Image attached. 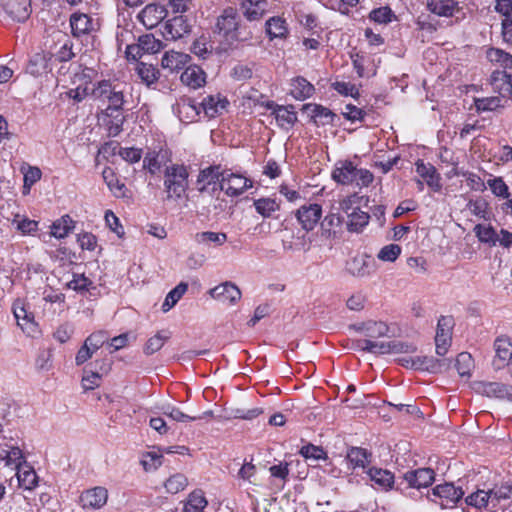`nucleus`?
<instances>
[{
    "mask_svg": "<svg viewBox=\"0 0 512 512\" xmlns=\"http://www.w3.org/2000/svg\"><path fill=\"white\" fill-rule=\"evenodd\" d=\"M353 328L366 336V339L358 340L356 347L368 353L376 355L414 353L417 348L411 343L398 340L378 341V338L388 335L389 327L385 322L369 320L353 325Z\"/></svg>",
    "mask_w": 512,
    "mask_h": 512,
    "instance_id": "1",
    "label": "nucleus"
},
{
    "mask_svg": "<svg viewBox=\"0 0 512 512\" xmlns=\"http://www.w3.org/2000/svg\"><path fill=\"white\" fill-rule=\"evenodd\" d=\"M91 97L107 107L98 115V124L105 128H122L124 116L122 111L123 94L116 90L109 81L91 83Z\"/></svg>",
    "mask_w": 512,
    "mask_h": 512,
    "instance_id": "2",
    "label": "nucleus"
},
{
    "mask_svg": "<svg viewBox=\"0 0 512 512\" xmlns=\"http://www.w3.org/2000/svg\"><path fill=\"white\" fill-rule=\"evenodd\" d=\"M215 33L228 45L249 41L253 36L251 28L240 22L236 9L232 7L224 9L218 16Z\"/></svg>",
    "mask_w": 512,
    "mask_h": 512,
    "instance_id": "3",
    "label": "nucleus"
},
{
    "mask_svg": "<svg viewBox=\"0 0 512 512\" xmlns=\"http://www.w3.org/2000/svg\"><path fill=\"white\" fill-rule=\"evenodd\" d=\"M189 173L184 165L173 164L168 166L164 172V186L167 197L181 199L188 188Z\"/></svg>",
    "mask_w": 512,
    "mask_h": 512,
    "instance_id": "4",
    "label": "nucleus"
},
{
    "mask_svg": "<svg viewBox=\"0 0 512 512\" xmlns=\"http://www.w3.org/2000/svg\"><path fill=\"white\" fill-rule=\"evenodd\" d=\"M463 495L464 491L461 487H456L453 483H444L432 489L429 499L441 506V508H452Z\"/></svg>",
    "mask_w": 512,
    "mask_h": 512,
    "instance_id": "5",
    "label": "nucleus"
},
{
    "mask_svg": "<svg viewBox=\"0 0 512 512\" xmlns=\"http://www.w3.org/2000/svg\"><path fill=\"white\" fill-rule=\"evenodd\" d=\"M220 166H209L201 169L196 180V189L200 193L214 194L220 190L219 185L222 178Z\"/></svg>",
    "mask_w": 512,
    "mask_h": 512,
    "instance_id": "6",
    "label": "nucleus"
},
{
    "mask_svg": "<svg viewBox=\"0 0 512 512\" xmlns=\"http://www.w3.org/2000/svg\"><path fill=\"white\" fill-rule=\"evenodd\" d=\"M473 390L482 396L497 399H507L512 402V386L501 382L477 381Z\"/></svg>",
    "mask_w": 512,
    "mask_h": 512,
    "instance_id": "7",
    "label": "nucleus"
},
{
    "mask_svg": "<svg viewBox=\"0 0 512 512\" xmlns=\"http://www.w3.org/2000/svg\"><path fill=\"white\" fill-rule=\"evenodd\" d=\"M453 326L454 319L451 316H441L438 319L435 344L439 356L445 355L451 345Z\"/></svg>",
    "mask_w": 512,
    "mask_h": 512,
    "instance_id": "8",
    "label": "nucleus"
},
{
    "mask_svg": "<svg viewBox=\"0 0 512 512\" xmlns=\"http://www.w3.org/2000/svg\"><path fill=\"white\" fill-rule=\"evenodd\" d=\"M70 27L72 35L77 38L92 35L99 30V22L97 19L84 14L74 13L70 17Z\"/></svg>",
    "mask_w": 512,
    "mask_h": 512,
    "instance_id": "9",
    "label": "nucleus"
},
{
    "mask_svg": "<svg viewBox=\"0 0 512 512\" xmlns=\"http://www.w3.org/2000/svg\"><path fill=\"white\" fill-rule=\"evenodd\" d=\"M252 186L251 180L240 174L222 172L219 188L229 196L241 195L247 188Z\"/></svg>",
    "mask_w": 512,
    "mask_h": 512,
    "instance_id": "10",
    "label": "nucleus"
},
{
    "mask_svg": "<svg viewBox=\"0 0 512 512\" xmlns=\"http://www.w3.org/2000/svg\"><path fill=\"white\" fill-rule=\"evenodd\" d=\"M261 106L271 111L278 126H293L297 121V114L292 105L282 106L273 101L261 102Z\"/></svg>",
    "mask_w": 512,
    "mask_h": 512,
    "instance_id": "11",
    "label": "nucleus"
},
{
    "mask_svg": "<svg viewBox=\"0 0 512 512\" xmlns=\"http://www.w3.org/2000/svg\"><path fill=\"white\" fill-rule=\"evenodd\" d=\"M108 500V490L102 486H96L83 491L80 495V505L83 509L97 510L102 508Z\"/></svg>",
    "mask_w": 512,
    "mask_h": 512,
    "instance_id": "12",
    "label": "nucleus"
},
{
    "mask_svg": "<svg viewBox=\"0 0 512 512\" xmlns=\"http://www.w3.org/2000/svg\"><path fill=\"white\" fill-rule=\"evenodd\" d=\"M346 269L353 276L366 277L376 271V262L367 254H359L347 262Z\"/></svg>",
    "mask_w": 512,
    "mask_h": 512,
    "instance_id": "13",
    "label": "nucleus"
},
{
    "mask_svg": "<svg viewBox=\"0 0 512 512\" xmlns=\"http://www.w3.org/2000/svg\"><path fill=\"white\" fill-rule=\"evenodd\" d=\"M303 113L310 117L316 126L333 125L337 117L330 109L318 104L308 103L303 105Z\"/></svg>",
    "mask_w": 512,
    "mask_h": 512,
    "instance_id": "14",
    "label": "nucleus"
},
{
    "mask_svg": "<svg viewBox=\"0 0 512 512\" xmlns=\"http://www.w3.org/2000/svg\"><path fill=\"white\" fill-rule=\"evenodd\" d=\"M322 216V208L319 204H309L301 206L296 213V217L302 228L311 231L315 228Z\"/></svg>",
    "mask_w": 512,
    "mask_h": 512,
    "instance_id": "15",
    "label": "nucleus"
},
{
    "mask_svg": "<svg viewBox=\"0 0 512 512\" xmlns=\"http://www.w3.org/2000/svg\"><path fill=\"white\" fill-rule=\"evenodd\" d=\"M167 16V10L159 4H148L138 14L137 18L147 28L156 27Z\"/></svg>",
    "mask_w": 512,
    "mask_h": 512,
    "instance_id": "16",
    "label": "nucleus"
},
{
    "mask_svg": "<svg viewBox=\"0 0 512 512\" xmlns=\"http://www.w3.org/2000/svg\"><path fill=\"white\" fill-rule=\"evenodd\" d=\"M212 298L222 302L235 304L241 298L240 289L232 282H224L209 290Z\"/></svg>",
    "mask_w": 512,
    "mask_h": 512,
    "instance_id": "17",
    "label": "nucleus"
},
{
    "mask_svg": "<svg viewBox=\"0 0 512 512\" xmlns=\"http://www.w3.org/2000/svg\"><path fill=\"white\" fill-rule=\"evenodd\" d=\"M495 357L493 359V367L495 370L505 368L507 361L512 358V343L509 338L501 336L494 342Z\"/></svg>",
    "mask_w": 512,
    "mask_h": 512,
    "instance_id": "18",
    "label": "nucleus"
},
{
    "mask_svg": "<svg viewBox=\"0 0 512 512\" xmlns=\"http://www.w3.org/2000/svg\"><path fill=\"white\" fill-rule=\"evenodd\" d=\"M366 474L375 489L388 491L393 488L394 475L389 470L371 467L366 471Z\"/></svg>",
    "mask_w": 512,
    "mask_h": 512,
    "instance_id": "19",
    "label": "nucleus"
},
{
    "mask_svg": "<svg viewBox=\"0 0 512 512\" xmlns=\"http://www.w3.org/2000/svg\"><path fill=\"white\" fill-rule=\"evenodd\" d=\"M1 5L18 22L25 21L30 15V0H1Z\"/></svg>",
    "mask_w": 512,
    "mask_h": 512,
    "instance_id": "20",
    "label": "nucleus"
},
{
    "mask_svg": "<svg viewBox=\"0 0 512 512\" xmlns=\"http://www.w3.org/2000/svg\"><path fill=\"white\" fill-rule=\"evenodd\" d=\"M405 480L413 488H426L435 480V472L431 468H419L406 472Z\"/></svg>",
    "mask_w": 512,
    "mask_h": 512,
    "instance_id": "21",
    "label": "nucleus"
},
{
    "mask_svg": "<svg viewBox=\"0 0 512 512\" xmlns=\"http://www.w3.org/2000/svg\"><path fill=\"white\" fill-rule=\"evenodd\" d=\"M201 105L205 115L209 118H214L227 111L229 101L220 94L209 95L202 100Z\"/></svg>",
    "mask_w": 512,
    "mask_h": 512,
    "instance_id": "22",
    "label": "nucleus"
},
{
    "mask_svg": "<svg viewBox=\"0 0 512 512\" xmlns=\"http://www.w3.org/2000/svg\"><path fill=\"white\" fill-rule=\"evenodd\" d=\"M13 314L17 320L18 326L24 333L30 335L36 331L37 324L34 321L33 314L28 312L20 301L13 304Z\"/></svg>",
    "mask_w": 512,
    "mask_h": 512,
    "instance_id": "23",
    "label": "nucleus"
},
{
    "mask_svg": "<svg viewBox=\"0 0 512 512\" xmlns=\"http://www.w3.org/2000/svg\"><path fill=\"white\" fill-rule=\"evenodd\" d=\"M491 85L502 98L512 95V75L504 70H495L491 75Z\"/></svg>",
    "mask_w": 512,
    "mask_h": 512,
    "instance_id": "24",
    "label": "nucleus"
},
{
    "mask_svg": "<svg viewBox=\"0 0 512 512\" xmlns=\"http://www.w3.org/2000/svg\"><path fill=\"white\" fill-rule=\"evenodd\" d=\"M189 31L190 26L187 20L183 16H176L166 22L163 35L166 39L177 40Z\"/></svg>",
    "mask_w": 512,
    "mask_h": 512,
    "instance_id": "25",
    "label": "nucleus"
},
{
    "mask_svg": "<svg viewBox=\"0 0 512 512\" xmlns=\"http://www.w3.org/2000/svg\"><path fill=\"white\" fill-rule=\"evenodd\" d=\"M416 172L426 181V184L434 192L441 191V178L433 165L426 164L423 161L419 160L416 162Z\"/></svg>",
    "mask_w": 512,
    "mask_h": 512,
    "instance_id": "26",
    "label": "nucleus"
},
{
    "mask_svg": "<svg viewBox=\"0 0 512 512\" xmlns=\"http://www.w3.org/2000/svg\"><path fill=\"white\" fill-rule=\"evenodd\" d=\"M181 82L191 89H198L206 83V73L197 65H190L181 74Z\"/></svg>",
    "mask_w": 512,
    "mask_h": 512,
    "instance_id": "27",
    "label": "nucleus"
},
{
    "mask_svg": "<svg viewBox=\"0 0 512 512\" xmlns=\"http://www.w3.org/2000/svg\"><path fill=\"white\" fill-rule=\"evenodd\" d=\"M240 5L244 16L249 21L261 19L268 11L269 7L266 0H241Z\"/></svg>",
    "mask_w": 512,
    "mask_h": 512,
    "instance_id": "28",
    "label": "nucleus"
},
{
    "mask_svg": "<svg viewBox=\"0 0 512 512\" xmlns=\"http://www.w3.org/2000/svg\"><path fill=\"white\" fill-rule=\"evenodd\" d=\"M490 501L493 510L499 506H505V502L512 501V483L494 484L493 487L488 488Z\"/></svg>",
    "mask_w": 512,
    "mask_h": 512,
    "instance_id": "29",
    "label": "nucleus"
},
{
    "mask_svg": "<svg viewBox=\"0 0 512 512\" xmlns=\"http://www.w3.org/2000/svg\"><path fill=\"white\" fill-rule=\"evenodd\" d=\"M314 92V86L304 77H295L290 82V95L296 100L303 101L308 99Z\"/></svg>",
    "mask_w": 512,
    "mask_h": 512,
    "instance_id": "30",
    "label": "nucleus"
},
{
    "mask_svg": "<svg viewBox=\"0 0 512 512\" xmlns=\"http://www.w3.org/2000/svg\"><path fill=\"white\" fill-rule=\"evenodd\" d=\"M190 60L188 54L176 51L166 52L161 60V65L164 69H168L170 72L178 71L182 69Z\"/></svg>",
    "mask_w": 512,
    "mask_h": 512,
    "instance_id": "31",
    "label": "nucleus"
},
{
    "mask_svg": "<svg viewBox=\"0 0 512 512\" xmlns=\"http://www.w3.org/2000/svg\"><path fill=\"white\" fill-rule=\"evenodd\" d=\"M427 8L437 16L452 17L458 11V3L454 0H428Z\"/></svg>",
    "mask_w": 512,
    "mask_h": 512,
    "instance_id": "32",
    "label": "nucleus"
},
{
    "mask_svg": "<svg viewBox=\"0 0 512 512\" xmlns=\"http://www.w3.org/2000/svg\"><path fill=\"white\" fill-rule=\"evenodd\" d=\"M102 177L107 187L115 197H126L127 188L124 183L119 181L112 168L105 167L102 171Z\"/></svg>",
    "mask_w": 512,
    "mask_h": 512,
    "instance_id": "33",
    "label": "nucleus"
},
{
    "mask_svg": "<svg viewBox=\"0 0 512 512\" xmlns=\"http://www.w3.org/2000/svg\"><path fill=\"white\" fill-rule=\"evenodd\" d=\"M266 33L270 40L285 38L288 34V27L285 19L279 16L271 17L266 21Z\"/></svg>",
    "mask_w": 512,
    "mask_h": 512,
    "instance_id": "34",
    "label": "nucleus"
},
{
    "mask_svg": "<svg viewBox=\"0 0 512 512\" xmlns=\"http://www.w3.org/2000/svg\"><path fill=\"white\" fill-rule=\"evenodd\" d=\"M75 228V222L69 215H64L51 225V236L63 239Z\"/></svg>",
    "mask_w": 512,
    "mask_h": 512,
    "instance_id": "35",
    "label": "nucleus"
},
{
    "mask_svg": "<svg viewBox=\"0 0 512 512\" xmlns=\"http://www.w3.org/2000/svg\"><path fill=\"white\" fill-rule=\"evenodd\" d=\"M17 479L19 486L24 490H33L38 484V476L35 470L27 465L17 469Z\"/></svg>",
    "mask_w": 512,
    "mask_h": 512,
    "instance_id": "36",
    "label": "nucleus"
},
{
    "mask_svg": "<svg viewBox=\"0 0 512 512\" xmlns=\"http://www.w3.org/2000/svg\"><path fill=\"white\" fill-rule=\"evenodd\" d=\"M195 241L200 245L218 247L227 241V234L213 231L199 232L195 235Z\"/></svg>",
    "mask_w": 512,
    "mask_h": 512,
    "instance_id": "37",
    "label": "nucleus"
},
{
    "mask_svg": "<svg viewBox=\"0 0 512 512\" xmlns=\"http://www.w3.org/2000/svg\"><path fill=\"white\" fill-rule=\"evenodd\" d=\"M49 56L45 52L34 54L28 64L27 71L33 76L42 75L49 70Z\"/></svg>",
    "mask_w": 512,
    "mask_h": 512,
    "instance_id": "38",
    "label": "nucleus"
},
{
    "mask_svg": "<svg viewBox=\"0 0 512 512\" xmlns=\"http://www.w3.org/2000/svg\"><path fill=\"white\" fill-rule=\"evenodd\" d=\"M465 502L468 506L477 509L486 508L493 510L488 489H477L466 497Z\"/></svg>",
    "mask_w": 512,
    "mask_h": 512,
    "instance_id": "39",
    "label": "nucleus"
},
{
    "mask_svg": "<svg viewBox=\"0 0 512 512\" xmlns=\"http://www.w3.org/2000/svg\"><path fill=\"white\" fill-rule=\"evenodd\" d=\"M355 166L351 162L340 163L332 172V178L339 184L348 185L353 183Z\"/></svg>",
    "mask_w": 512,
    "mask_h": 512,
    "instance_id": "40",
    "label": "nucleus"
},
{
    "mask_svg": "<svg viewBox=\"0 0 512 512\" xmlns=\"http://www.w3.org/2000/svg\"><path fill=\"white\" fill-rule=\"evenodd\" d=\"M208 504L204 492L195 490L191 492L184 504L183 512H203Z\"/></svg>",
    "mask_w": 512,
    "mask_h": 512,
    "instance_id": "41",
    "label": "nucleus"
},
{
    "mask_svg": "<svg viewBox=\"0 0 512 512\" xmlns=\"http://www.w3.org/2000/svg\"><path fill=\"white\" fill-rule=\"evenodd\" d=\"M253 206L258 214L264 218H269L272 214L280 209L279 203L275 198L263 197L254 200Z\"/></svg>",
    "mask_w": 512,
    "mask_h": 512,
    "instance_id": "42",
    "label": "nucleus"
},
{
    "mask_svg": "<svg viewBox=\"0 0 512 512\" xmlns=\"http://www.w3.org/2000/svg\"><path fill=\"white\" fill-rule=\"evenodd\" d=\"M370 216L360 208L353 209L348 216L347 228L351 232L361 231L369 222Z\"/></svg>",
    "mask_w": 512,
    "mask_h": 512,
    "instance_id": "43",
    "label": "nucleus"
},
{
    "mask_svg": "<svg viewBox=\"0 0 512 512\" xmlns=\"http://www.w3.org/2000/svg\"><path fill=\"white\" fill-rule=\"evenodd\" d=\"M487 58L490 62L499 65L506 71L512 69V55L498 48L487 50Z\"/></svg>",
    "mask_w": 512,
    "mask_h": 512,
    "instance_id": "44",
    "label": "nucleus"
},
{
    "mask_svg": "<svg viewBox=\"0 0 512 512\" xmlns=\"http://www.w3.org/2000/svg\"><path fill=\"white\" fill-rule=\"evenodd\" d=\"M187 289L188 284L185 282H180L175 288H173L165 297V300L162 304V311L168 312L171 308H173L186 293Z\"/></svg>",
    "mask_w": 512,
    "mask_h": 512,
    "instance_id": "45",
    "label": "nucleus"
},
{
    "mask_svg": "<svg viewBox=\"0 0 512 512\" xmlns=\"http://www.w3.org/2000/svg\"><path fill=\"white\" fill-rule=\"evenodd\" d=\"M415 370L438 373L442 371V361L429 356H415Z\"/></svg>",
    "mask_w": 512,
    "mask_h": 512,
    "instance_id": "46",
    "label": "nucleus"
},
{
    "mask_svg": "<svg viewBox=\"0 0 512 512\" xmlns=\"http://www.w3.org/2000/svg\"><path fill=\"white\" fill-rule=\"evenodd\" d=\"M346 460L353 469L365 468L368 463V455L365 449L352 447L347 453Z\"/></svg>",
    "mask_w": 512,
    "mask_h": 512,
    "instance_id": "47",
    "label": "nucleus"
},
{
    "mask_svg": "<svg viewBox=\"0 0 512 512\" xmlns=\"http://www.w3.org/2000/svg\"><path fill=\"white\" fill-rule=\"evenodd\" d=\"M455 367L461 377L469 378L471 371L474 369V360L469 353L462 352L456 358Z\"/></svg>",
    "mask_w": 512,
    "mask_h": 512,
    "instance_id": "48",
    "label": "nucleus"
},
{
    "mask_svg": "<svg viewBox=\"0 0 512 512\" xmlns=\"http://www.w3.org/2000/svg\"><path fill=\"white\" fill-rule=\"evenodd\" d=\"M453 173L456 176L465 178L467 185L474 191L483 192L486 189L485 182L479 175L473 172L455 169Z\"/></svg>",
    "mask_w": 512,
    "mask_h": 512,
    "instance_id": "49",
    "label": "nucleus"
},
{
    "mask_svg": "<svg viewBox=\"0 0 512 512\" xmlns=\"http://www.w3.org/2000/svg\"><path fill=\"white\" fill-rule=\"evenodd\" d=\"M12 224L16 226V229L23 235H32L38 230V221L31 220L29 218H21L19 214L15 215L12 220Z\"/></svg>",
    "mask_w": 512,
    "mask_h": 512,
    "instance_id": "50",
    "label": "nucleus"
},
{
    "mask_svg": "<svg viewBox=\"0 0 512 512\" xmlns=\"http://www.w3.org/2000/svg\"><path fill=\"white\" fill-rule=\"evenodd\" d=\"M169 337L170 334L168 332H158L153 337L149 338L144 347L145 354L151 355L159 351Z\"/></svg>",
    "mask_w": 512,
    "mask_h": 512,
    "instance_id": "51",
    "label": "nucleus"
},
{
    "mask_svg": "<svg viewBox=\"0 0 512 512\" xmlns=\"http://www.w3.org/2000/svg\"><path fill=\"white\" fill-rule=\"evenodd\" d=\"M187 485L188 480L186 476L181 473L172 475L170 478L167 479V481L164 484L167 492L171 494H176L184 490Z\"/></svg>",
    "mask_w": 512,
    "mask_h": 512,
    "instance_id": "52",
    "label": "nucleus"
},
{
    "mask_svg": "<svg viewBox=\"0 0 512 512\" xmlns=\"http://www.w3.org/2000/svg\"><path fill=\"white\" fill-rule=\"evenodd\" d=\"M138 42L144 53H157L162 48V42L156 39L152 34H146L139 37Z\"/></svg>",
    "mask_w": 512,
    "mask_h": 512,
    "instance_id": "53",
    "label": "nucleus"
},
{
    "mask_svg": "<svg viewBox=\"0 0 512 512\" xmlns=\"http://www.w3.org/2000/svg\"><path fill=\"white\" fill-rule=\"evenodd\" d=\"M487 185L496 197L507 199L510 196L509 188L502 177L489 178Z\"/></svg>",
    "mask_w": 512,
    "mask_h": 512,
    "instance_id": "54",
    "label": "nucleus"
},
{
    "mask_svg": "<svg viewBox=\"0 0 512 512\" xmlns=\"http://www.w3.org/2000/svg\"><path fill=\"white\" fill-rule=\"evenodd\" d=\"M137 72L142 81L147 85L153 84L158 79V70L151 64L139 63Z\"/></svg>",
    "mask_w": 512,
    "mask_h": 512,
    "instance_id": "55",
    "label": "nucleus"
},
{
    "mask_svg": "<svg viewBox=\"0 0 512 512\" xmlns=\"http://www.w3.org/2000/svg\"><path fill=\"white\" fill-rule=\"evenodd\" d=\"M163 455L158 451H149L142 455L141 464L146 471L157 469L162 464Z\"/></svg>",
    "mask_w": 512,
    "mask_h": 512,
    "instance_id": "56",
    "label": "nucleus"
},
{
    "mask_svg": "<svg viewBox=\"0 0 512 512\" xmlns=\"http://www.w3.org/2000/svg\"><path fill=\"white\" fill-rule=\"evenodd\" d=\"M369 18L378 24H387L395 18V15L390 7L383 6L373 9L369 14Z\"/></svg>",
    "mask_w": 512,
    "mask_h": 512,
    "instance_id": "57",
    "label": "nucleus"
},
{
    "mask_svg": "<svg viewBox=\"0 0 512 512\" xmlns=\"http://www.w3.org/2000/svg\"><path fill=\"white\" fill-rule=\"evenodd\" d=\"M164 156L161 155V152H148L143 160V166L146 168L151 174H156L162 165V160Z\"/></svg>",
    "mask_w": 512,
    "mask_h": 512,
    "instance_id": "58",
    "label": "nucleus"
},
{
    "mask_svg": "<svg viewBox=\"0 0 512 512\" xmlns=\"http://www.w3.org/2000/svg\"><path fill=\"white\" fill-rule=\"evenodd\" d=\"M475 233L481 242L495 245L497 243V232L492 226L477 225Z\"/></svg>",
    "mask_w": 512,
    "mask_h": 512,
    "instance_id": "59",
    "label": "nucleus"
},
{
    "mask_svg": "<svg viewBox=\"0 0 512 512\" xmlns=\"http://www.w3.org/2000/svg\"><path fill=\"white\" fill-rule=\"evenodd\" d=\"M300 454L308 460H325L327 459V453L320 446L313 444H307L300 450Z\"/></svg>",
    "mask_w": 512,
    "mask_h": 512,
    "instance_id": "60",
    "label": "nucleus"
},
{
    "mask_svg": "<svg viewBox=\"0 0 512 512\" xmlns=\"http://www.w3.org/2000/svg\"><path fill=\"white\" fill-rule=\"evenodd\" d=\"M91 285L92 281L84 274H73V278L66 284L68 289L76 292L87 291Z\"/></svg>",
    "mask_w": 512,
    "mask_h": 512,
    "instance_id": "61",
    "label": "nucleus"
},
{
    "mask_svg": "<svg viewBox=\"0 0 512 512\" xmlns=\"http://www.w3.org/2000/svg\"><path fill=\"white\" fill-rule=\"evenodd\" d=\"M119 143L116 141H109L104 143L98 150V154L96 156V164L100 163L101 158L108 160L110 157L119 154L120 149Z\"/></svg>",
    "mask_w": 512,
    "mask_h": 512,
    "instance_id": "62",
    "label": "nucleus"
},
{
    "mask_svg": "<svg viewBox=\"0 0 512 512\" xmlns=\"http://www.w3.org/2000/svg\"><path fill=\"white\" fill-rule=\"evenodd\" d=\"M401 247L397 244H389L384 246L378 253L377 257L381 261L394 262L401 254Z\"/></svg>",
    "mask_w": 512,
    "mask_h": 512,
    "instance_id": "63",
    "label": "nucleus"
},
{
    "mask_svg": "<svg viewBox=\"0 0 512 512\" xmlns=\"http://www.w3.org/2000/svg\"><path fill=\"white\" fill-rule=\"evenodd\" d=\"M108 341V336L104 331H97L90 334L84 341L94 353Z\"/></svg>",
    "mask_w": 512,
    "mask_h": 512,
    "instance_id": "64",
    "label": "nucleus"
}]
</instances>
